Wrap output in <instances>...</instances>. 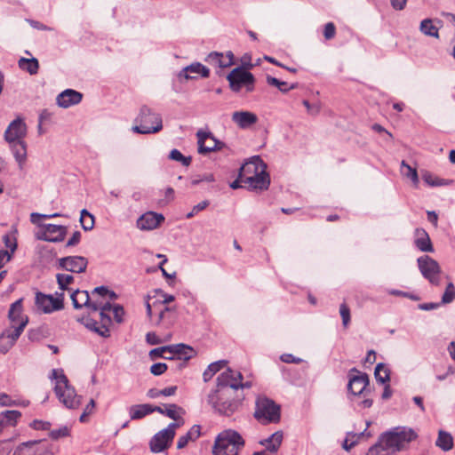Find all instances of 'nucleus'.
<instances>
[{"mask_svg": "<svg viewBox=\"0 0 455 455\" xmlns=\"http://www.w3.org/2000/svg\"><path fill=\"white\" fill-rule=\"evenodd\" d=\"M12 255L9 251L0 250V269L11 260Z\"/></svg>", "mask_w": 455, "mask_h": 455, "instance_id": "nucleus-61", "label": "nucleus"}, {"mask_svg": "<svg viewBox=\"0 0 455 455\" xmlns=\"http://www.w3.org/2000/svg\"><path fill=\"white\" fill-rule=\"evenodd\" d=\"M254 417L262 424L278 422L280 407L266 396H259L256 400Z\"/></svg>", "mask_w": 455, "mask_h": 455, "instance_id": "nucleus-8", "label": "nucleus"}, {"mask_svg": "<svg viewBox=\"0 0 455 455\" xmlns=\"http://www.w3.org/2000/svg\"><path fill=\"white\" fill-rule=\"evenodd\" d=\"M420 31L426 36H438V28L434 25L433 20L430 19H426L421 21Z\"/></svg>", "mask_w": 455, "mask_h": 455, "instance_id": "nucleus-39", "label": "nucleus"}, {"mask_svg": "<svg viewBox=\"0 0 455 455\" xmlns=\"http://www.w3.org/2000/svg\"><path fill=\"white\" fill-rule=\"evenodd\" d=\"M93 302L92 308L90 312L100 311V322L88 316L77 317V321L84 325L88 330L94 331L98 335L103 338L110 336L109 326L111 325L112 320L110 316L111 313V303L116 298L114 291L108 290L104 286L96 287L92 291Z\"/></svg>", "mask_w": 455, "mask_h": 455, "instance_id": "nucleus-2", "label": "nucleus"}, {"mask_svg": "<svg viewBox=\"0 0 455 455\" xmlns=\"http://www.w3.org/2000/svg\"><path fill=\"white\" fill-rule=\"evenodd\" d=\"M35 303L38 311L44 314H51L63 308V294L60 293L54 298L52 295L37 292Z\"/></svg>", "mask_w": 455, "mask_h": 455, "instance_id": "nucleus-15", "label": "nucleus"}, {"mask_svg": "<svg viewBox=\"0 0 455 455\" xmlns=\"http://www.w3.org/2000/svg\"><path fill=\"white\" fill-rule=\"evenodd\" d=\"M70 435V428L68 426H63L58 429H53L50 432L49 436L53 440H58L62 437H67Z\"/></svg>", "mask_w": 455, "mask_h": 455, "instance_id": "nucleus-50", "label": "nucleus"}, {"mask_svg": "<svg viewBox=\"0 0 455 455\" xmlns=\"http://www.w3.org/2000/svg\"><path fill=\"white\" fill-rule=\"evenodd\" d=\"M59 265L67 271L83 273L87 267L88 260L83 256H68L60 259Z\"/></svg>", "mask_w": 455, "mask_h": 455, "instance_id": "nucleus-19", "label": "nucleus"}, {"mask_svg": "<svg viewBox=\"0 0 455 455\" xmlns=\"http://www.w3.org/2000/svg\"><path fill=\"white\" fill-rule=\"evenodd\" d=\"M401 172L403 175L409 178L415 186L419 183V176L417 170L415 168H412L409 164L405 163V161H402L401 163Z\"/></svg>", "mask_w": 455, "mask_h": 455, "instance_id": "nucleus-41", "label": "nucleus"}, {"mask_svg": "<svg viewBox=\"0 0 455 455\" xmlns=\"http://www.w3.org/2000/svg\"><path fill=\"white\" fill-rule=\"evenodd\" d=\"M52 219V214H41L37 212H32L30 214V221L36 225L37 228H41L42 226H46L47 224L42 223V220H49Z\"/></svg>", "mask_w": 455, "mask_h": 455, "instance_id": "nucleus-51", "label": "nucleus"}, {"mask_svg": "<svg viewBox=\"0 0 455 455\" xmlns=\"http://www.w3.org/2000/svg\"><path fill=\"white\" fill-rule=\"evenodd\" d=\"M283 433L281 431L275 432L268 438L259 442L261 445H264L267 451L275 452L279 449L283 441Z\"/></svg>", "mask_w": 455, "mask_h": 455, "instance_id": "nucleus-32", "label": "nucleus"}, {"mask_svg": "<svg viewBox=\"0 0 455 455\" xmlns=\"http://www.w3.org/2000/svg\"><path fill=\"white\" fill-rule=\"evenodd\" d=\"M52 379L55 380L54 392L60 402L68 409H77L81 405V396L69 385L67 376L61 369L52 371Z\"/></svg>", "mask_w": 455, "mask_h": 455, "instance_id": "nucleus-5", "label": "nucleus"}, {"mask_svg": "<svg viewBox=\"0 0 455 455\" xmlns=\"http://www.w3.org/2000/svg\"><path fill=\"white\" fill-rule=\"evenodd\" d=\"M422 179L427 185L431 187H439L448 184V182L439 179L438 177L431 174L430 172L424 173L422 175Z\"/></svg>", "mask_w": 455, "mask_h": 455, "instance_id": "nucleus-45", "label": "nucleus"}, {"mask_svg": "<svg viewBox=\"0 0 455 455\" xmlns=\"http://www.w3.org/2000/svg\"><path fill=\"white\" fill-rule=\"evenodd\" d=\"M281 360L283 363H299L302 362V359H300L299 357H295L291 354H283V355H281Z\"/></svg>", "mask_w": 455, "mask_h": 455, "instance_id": "nucleus-60", "label": "nucleus"}, {"mask_svg": "<svg viewBox=\"0 0 455 455\" xmlns=\"http://www.w3.org/2000/svg\"><path fill=\"white\" fill-rule=\"evenodd\" d=\"M437 447L442 449L443 451H450L453 447V438L451 434L440 430L438 433V437L435 442Z\"/></svg>", "mask_w": 455, "mask_h": 455, "instance_id": "nucleus-34", "label": "nucleus"}, {"mask_svg": "<svg viewBox=\"0 0 455 455\" xmlns=\"http://www.w3.org/2000/svg\"><path fill=\"white\" fill-rule=\"evenodd\" d=\"M416 437L412 429L396 427L381 435L378 443L369 449L367 455H391L404 449Z\"/></svg>", "mask_w": 455, "mask_h": 455, "instance_id": "nucleus-3", "label": "nucleus"}, {"mask_svg": "<svg viewBox=\"0 0 455 455\" xmlns=\"http://www.w3.org/2000/svg\"><path fill=\"white\" fill-rule=\"evenodd\" d=\"M80 223L85 231L92 230L94 226V217L87 210L84 209L80 213Z\"/></svg>", "mask_w": 455, "mask_h": 455, "instance_id": "nucleus-42", "label": "nucleus"}, {"mask_svg": "<svg viewBox=\"0 0 455 455\" xmlns=\"http://www.w3.org/2000/svg\"><path fill=\"white\" fill-rule=\"evenodd\" d=\"M185 413V411L178 406L177 404H169L167 408L165 409L164 415H166L168 418L174 419L176 421L180 420V422H183V419H181V416Z\"/></svg>", "mask_w": 455, "mask_h": 455, "instance_id": "nucleus-40", "label": "nucleus"}, {"mask_svg": "<svg viewBox=\"0 0 455 455\" xmlns=\"http://www.w3.org/2000/svg\"><path fill=\"white\" fill-rule=\"evenodd\" d=\"M365 431L366 430H364L363 432H362L358 435L357 434L348 435L343 442V445H342L343 448L347 451H350L357 443L360 436H363L365 435Z\"/></svg>", "mask_w": 455, "mask_h": 455, "instance_id": "nucleus-46", "label": "nucleus"}, {"mask_svg": "<svg viewBox=\"0 0 455 455\" xmlns=\"http://www.w3.org/2000/svg\"><path fill=\"white\" fill-rule=\"evenodd\" d=\"M82 99L83 95L81 92L72 89H67L57 96L56 101L59 107L68 108L80 103Z\"/></svg>", "mask_w": 455, "mask_h": 455, "instance_id": "nucleus-22", "label": "nucleus"}, {"mask_svg": "<svg viewBox=\"0 0 455 455\" xmlns=\"http://www.w3.org/2000/svg\"><path fill=\"white\" fill-rule=\"evenodd\" d=\"M181 425L182 421L171 423L166 428L156 433L149 442L150 451L159 453L168 449L175 436L176 429Z\"/></svg>", "mask_w": 455, "mask_h": 455, "instance_id": "nucleus-9", "label": "nucleus"}, {"mask_svg": "<svg viewBox=\"0 0 455 455\" xmlns=\"http://www.w3.org/2000/svg\"><path fill=\"white\" fill-rule=\"evenodd\" d=\"M267 165L259 156H253L240 168L238 179L244 186L252 189H267L270 179L266 172Z\"/></svg>", "mask_w": 455, "mask_h": 455, "instance_id": "nucleus-4", "label": "nucleus"}, {"mask_svg": "<svg viewBox=\"0 0 455 455\" xmlns=\"http://www.w3.org/2000/svg\"><path fill=\"white\" fill-rule=\"evenodd\" d=\"M231 119L240 129H248L258 122L256 114L243 110L233 112Z\"/></svg>", "mask_w": 455, "mask_h": 455, "instance_id": "nucleus-23", "label": "nucleus"}, {"mask_svg": "<svg viewBox=\"0 0 455 455\" xmlns=\"http://www.w3.org/2000/svg\"><path fill=\"white\" fill-rule=\"evenodd\" d=\"M159 294L161 300L159 303L154 302L151 304L148 300L147 301V313L148 315L152 318L154 314L157 315V323L164 321L167 315L172 314L174 308L169 307L166 305L174 300V296L163 292L162 291H156Z\"/></svg>", "mask_w": 455, "mask_h": 455, "instance_id": "nucleus-11", "label": "nucleus"}, {"mask_svg": "<svg viewBox=\"0 0 455 455\" xmlns=\"http://www.w3.org/2000/svg\"><path fill=\"white\" fill-rule=\"evenodd\" d=\"M57 283L59 285V288L61 291H73L75 289L71 287V285L74 283V277L72 275L69 274H57L56 275Z\"/></svg>", "mask_w": 455, "mask_h": 455, "instance_id": "nucleus-37", "label": "nucleus"}, {"mask_svg": "<svg viewBox=\"0 0 455 455\" xmlns=\"http://www.w3.org/2000/svg\"><path fill=\"white\" fill-rule=\"evenodd\" d=\"M166 370L167 365L164 363H156L150 367V372L155 376H159L164 373Z\"/></svg>", "mask_w": 455, "mask_h": 455, "instance_id": "nucleus-57", "label": "nucleus"}, {"mask_svg": "<svg viewBox=\"0 0 455 455\" xmlns=\"http://www.w3.org/2000/svg\"><path fill=\"white\" fill-rule=\"evenodd\" d=\"M196 137L198 153L201 155L221 150L225 147V144L217 140L211 132L199 130L196 132Z\"/></svg>", "mask_w": 455, "mask_h": 455, "instance_id": "nucleus-14", "label": "nucleus"}, {"mask_svg": "<svg viewBox=\"0 0 455 455\" xmlns=\"http://www.w3.org/2000/svg\"><path fill=\"white\" fill-rule=\"evenodd\" d=\"M70 297L75 308L85 307L90 311L92 308L93 295L90 296L88 291L76 289L71 292Z\"/></svg>", "mask_w": 455, "mask_h": 455, "instance_id": "nucleus-25", "label": "nucleus"}, {"mask_svg": "<svg viewBox=\"0 0 455 455\" xmlns=\"http://www.w3.org/2000/svg\"><path fill=\"white\" fill-rule=\"evenodd\" d=\"M21 418V412L16 410L5 411L0 413V425L4 429L8 427H15Z\"/></svg>", "mask_w": 455, "mask_h": 455, "instance_id": "nucleus-30", "label": "nucleus"}, {"mask_svg": "<svg viewBox=\"0 0 455 455\" xmlns=\"http://www.w3.org/2000/svg\"><path fill=\"white\" fill-rule=\"evenodd\" d=\"M210 204L209 201L208 200H204L202 202H200L199 204H196L191 212H189L188 214H187V218L188 219H190L192 217H194L195 215H196L199 212L204 210L206 207H208V205Z\"/></svg>", "mask_w": 455, "mask_h": 455, "instance_id": "nucleus-53", "label": "nucleus"}, {"mask_svg": "<svg viewBox=\"0 0 455 455\" xmlns=\"http://www.w3.org/2000/svg\"><path fill=\"white\" fill-rule=\"evenodd\" d=\"M26 327L23 321L20 326H10L0 334V353L6 354L16 343Z\"/></svg>", "mask_w": 455, "mask_h": 455, "instance_id": "nucleus-16", "label": "nucleus"}, {"mask_svg": "<svg viewBox=\"0 0 455 455\" xmlns=\"http://www.w3.org/2000/svg\"><path fill=\"white\" fill-rule=\"evenodd\" d=\"M111 313L113 314L114 318L117 323L123 322V316L124 315V310L122 306L111 305Z\"/></svg>", "mask_w": 455, "mask_h": 455, "instance_id": "nucleus-55", "label": "nucleus"}, {"mask_svg": "<svg viewBox=\"0 0 455 455\" xmlns=\"http://www.w3.org/2000/svg\"><path fill=\"white\" fill-rule=\"evenodd\" d=\"M227 79L233 92H238L243 87H245L248 92L254 90L255 78L253 75L243 68H234L228 75Z\"/></svg>", "mask_w": 455, "mask_h": 455, "instance_id": "nucleus-10", "label": "nucleus"}, {"mask_svg": "<svg viewBox=\"0 0 455 455\" xmlns=\"http://www.w3.org/2000/svg\"><path fill=\"white\" fill-rule=\"evenodd\" d=\"M415 245L421 251L432 252L434 251L428 234L423 228L415 230Z\"/></svg>", "mask_w": 455, "mask_h": 455, "instance_id": "nucleus-27", "label": "nucleus"}, {"mask_svg": "<svg viewBox=\"0 0 455 455\" xmlns=\"http://www.w3.org/2000/svg\"><path fill=\"white\" fill-rule=\"evenodd\" d=\"M244 446V441L239 433L228 429L218 435L212 447L213 455H238Z\"/></svg>", "mask_w": 455, "mask_h": 455, "instance_id": "nucleus-6", "label": "nucleus"}, {"mask_svg": "<svg viewBox=\"0 0 455 455\" xmlns=\"http://www.w3.org/2000/svg\"><path fill=\"white\" fill-rule=\"evenodd\" d=\"M38 443V441H28L20 443L15 450V455H36L32 451L33 447Z\"/></svg>", "mask_w": 455, "mask_h": 455, "instance_id": "nucleus-43", "label": "nucleus"}, {"mask_svg": "<svg viewBox=\"0 0 455 455\" xmlns=\"http://www.w3.org/2000/svg\"><path fill=\"white\" fill-rule=\"evenodd\" d=\"M30 427L36 430H48L50 429L51 423L48 421L35 419L30 423Z\"/></svg>", "mask_w": 455, "mask_h": 455, "instance_id": "nucleus-58", "label": "nucleus"}, {"mask_svg": "<svg viewBox=\"0 0 455 455\" xmlns=\"http://www.w3.org/2000/svg\"><path fill=\"white\" fill-rule=\"evenodd\" d=\"M201 435V427L199 425H194L187 434L179 437L177 442V448H185L189 442L196 441Z\"/></svg>", "mask_w": 455, "mask_h": 455, "instance_id": "nucleus-29", "label": "nucleus"}, {"mask_svg": "<svg viewBox=\"0 0 455 455\" xmlns=\"http://www.w3.org/2000/svg\"><path fill=\"white\" fill-rule=\"evenodd\" d=\"M18 64L20 69L27 71L30 75H36L38 72L39 63L36 58H20Z\"/></svg>", "mask_w": 455, "mask_h": 455, "instance_id": "nucleus-35", "label": "nucleus"}, {"mask_svg": "<svg viewBox=\"0 0 455 455\" xmlns=\"http://www.w3.org/2000/svg\"><path fill=\"white\" fill-rule=\"evenodd\" d=\"M390 3L394 9L401 11L404 9L407 0H390Z\"/></svg>", "mask_w": 455, "mask_h": 455, "instance_id": "nucleus-64", "label": "nucleus"}, {"mask_svg": "<svg viewBox=\"0 0 455 455\" xmlns=\"http://www.w3.org/2000/svg\"><path fill=\"white\" fill-rule=\"evenodd\" d=\"M140 125L132 127V131L140 134L156 133L163 128L162 117L159 114L152 112L148 107H142L138 117Z\"/></svg>", "mask_w": 455, "mask_h": 455, "instance_id": "nucleus-7", "label": "nucleus"}, {"mask_svg": "<svg viewBox=\"0 0 455 455\" xmlns=\"http://www.w3.org/2000/svg\"><path fill=\"white\" fill-rule=\"evenodd\" d=\"M455 299V287L454 285L450 283L444 291V293L442 297V303L443 304H448L454 300Z\"/></svg>", "mask_w": 455, "mask_h": 455, "instance_id": "nucleus-49", "label": "nucleus"}, {"mask_svg": "<svg viewBox=\"0 0 455 455\" xmlns=\"http://www.w3.org/2000/svg\"><path fill=\"white\" fill-rule=\"evenodd\" d=\"M374 375L376 380L381 384L387 383L390 379L389 370L381 363L377 364Z\"/></svg>", "mask_w": 455, "mask_h": 455, "instance_id": "nucleus-38", "label": "nucleus"}, {"mask_svg": "<svg viewBox=\"0 0 455 455\" xmlns=\"http://www.w3.org/2000/svg\"><path fill=\"white\" fill-rule=\"evenodd\" d=\"M22 311V299H18L11 305L8 314L11 326H20L23 321L26 322V325L28 324V316L24 315Z\"/></svg>", "mask_w": 455, "mask_h": 455, "instance_id": "nucleus-26", "label": "nucleus"}, {"mask_svg": "<svg viewBox=\"0 0 455 455\" xmlns=\"http://www.w3.org/2000/svg\"><path fill=\"white\" fill-rule=\"evenodd\" d=\"M169 354L172 356H177L178 359L188 360L195 355L194 349L184 344H176L169 346Z\"/></svg>", "mask_w": 455, "mask_h": 455, "instance_id": "nucleus-28", "label": "nucleus"}, {"mask_svg": "<svg viewBox=\"0 0 455 455\" xmlns=\"http://www.w3.org/2000/svg\"><path fill=\"white\" fill-rule=\"evenodd\" d=\"M251 386L250 382H243L240 371L228 368L218 376L216 388L208 395V403L220 414L230 416L240 404L237 390Z\"/></svg>", "mask_w": 455, "mask_h": 455, "instance_id": "nucleus-1", "label": "nucleus"}, {"mask_svg": "<svg viewBox=\"0 0 455 455\" xmlns=\"http://www.w3.org/2000/svg\"><path fill=\"white\" fill-rule=\"evenodd\" d=\"M26 135L27 125L20 117H17L11 122L4 132V139L8 143L24 140Z\"/></svg>", "mask_w": 455, "mask_h": 455, "instance_id": "nucleus-17", "label": "nucleus"}, {"mask_svg": "<svg viewBox=\"0 0 455 455\" xmlns=\"http://www.w3.org/2000/svg\"><path fill=\"white\" fill-rule=\"evenodd\" d=\"M152 412L150 404H138L129 408V415L132 420L142 419Z\"/></svg>", "mask_w": 455, "mask_h": 455, "instance_id": "nucleus-33", "label": "nucleus"}, {"mask_svg": "<svg viewBox=\"0 0 455 455\" xmlns=\"http://www.w3.org/2000/svg\"><path fill=\"white\" fill-rule=\"evenodd\" d=\"M339 314L342 318V324L347 328L350 323V309L346 303H342L339 307Z\"/></svg>", "mask_w": 455, "mask_h": 455, "instance_id": "nucleus-52", "label": "nucleus"}, {"mask_svg": "<svg viewBox=\"0 0 455 455\" xmlns=\"http://www.w3.org/2000/svg\"><path fill=\"white\" fill-rule=\"evenodd\" d=\"M16 233H17V229H14L11 233L5 234L3 236V241L4 243V245L6 248H8L10 250L9 252L12 253V255L14 253V251L17 249Z\"/></svg>", "mask_w": 455, "mask_h": 455, "instance_id": "nucleus-44", "label": "nucleus"}, {"mask_svg": "<svg viewBox=\"0 0 455 455\" xmlns=\"http://www.w3.org/2000/svg\"><path fill=\"white\" fill-rule=\"evenodd\" d=\"M164 220V217L163 214L154 212H148L138 219L137 227L140 230H153L156 228Z\"/></svg>", "mask_w": 455, "mask_h": 455, "instance_id": "nucleus-21", "label": "nucleus"}, {"mask_svg": "<svg viewBox=\"0 0 455 455\" xmlns=\"http://www.w3.org/2000/svg\"><path fill=\"white\" fill-rule=\"evenodd\" d=\"M234 54L231 52H228L226 54L213 52H211L207 58L206 61L216 68H224L230 67L234 63Z\"/></svg>", "mask_w": 455, "mask_h": 455, "instance_id": "nucleus-24", "label": "nucleus"}, {"mask_svg": "<svg viewBox=\"0 0 455 455\" xmlns=\"http://www.w3.org/2000/svg\"><path fill=\"white\" fill-rule=\"evenodd\" d=\"M16 161L21 167L27 159V144L24 140L10 142Z\"/></svg>", "mask_w": 455, "mask_h": 455, "instance_id": "nucleus-31", "label": "nucleus"}, {"mask_svg": "<svg viewBox=\"0 0 455 455\" xmlns=\"http://www.w3.org/2000/svg\"><path fill=\"white\" fill-rule=\"evenodd\" d=\"M19 403L17 401L12 400L10 395L5 393L0 394V405L3 407L17 406Z\"/></svg>", "mask_w": 455, "mask_h": 455, "instance_id": "nucleus-56", "label": "nucleus"}, {"mask_svg": "<svg viewBox=\"0 0 455 455\" xmlns=\"http://www.w3.org/2000/svg\"><path fill=\"white\" fill-rule=\"evenodd\" d=\"M170 159L179 161L184 166H188L191 164V157L184 156L180 150L172 149L169 155Z\"/></svg>", "mask_w": 455, "mask_h": 455, "instance_id": "nucleus-48", "label": "nucleus"}, {"mask_svg": "<svg viewBox=\"0 0 455 455\" xmlns=\"http://www.w3.org/2000/svg\"><path fill=\"white\" fill-rule=\"evenodd\" d=\"M178 76L180 78H184L186 80L196 79L199 76L207 78L210 76V70L200 62H194L182 68Z\"/></svg>", "mask_w": 455, "mask_h": 455, "instance_id": "nucleus-20", "label": "nucleus"}, {"mask_svg": "<svg viewBox=\"0 0 455 455\" xmlns=\"http://www.w3.org/2000/svg\"><path fill=\"white\" fill-rule=\"evenodd\" d=\"M80 239H81V233L79 231H76V232H74L72 236L67 242L66 246L67 247L75 246L79 243Z\"/></svg>", "mask_w": 455, "mask_h": 455, "instance_id": "nucleus-62", "label": "nucleus"}, {"mask_svg": "<svg viewBox=\"0 0 455 455\" xmlns=\"http://www.w3.org/2000/svg\"><path fill=\"white\" fill-rule=\"evenodd\" d=\"M336 28L332 22H328L324 26L323 36L325 39L330 40L335 36Z\"/></svg>", "mask_w": 455, "mask_h": 455, "instance_id": "nucleus-59", "label": "nucleus"}, {"mask_svg": "<svg viewBox=\"0 0 455 455\" xmlns=\"http://www.w3.org/2000/svg\"><path fill=\"white\" fill-rule=\"evenodd\" d=\"M368 385L369 378L366 373H362L355 369L351 371L347 385L348 391L351 394L354 395H359L363 394Z\"/></svg>", "mask_w": 455, "mask_h": 455, "instance_id": "nucleus-18", "label": "nucleus"}, {"mask_svg": "<svg viewBox=\"0 0 455 455\" xmlns=\"http://www.w3.org/2000/svg\"><path fill=\"white\" fill-rule=\"evenodd\" d=\"M67 232L68 228L65 226L47 224L38 228L35 232V237L37 240L60 243L65 239Z\"/></svg>", "mask_w": 455, "mask_h": 455, "instance_id": "nucleus-13", "label": "nucleus"}, {"mask_svg": "<svg viewBox=\"0 0 455 455\" xmlns=\"http://www.w3.org/2000/svg\"><path fill=\"white\" fill-rule=\"evenodd\" d=\"M146 340L150 345H157L162 342V339L155 332H148L146 335Z\"/></svg>", "mask_w": 455, "mask_h": 455, "instance_id": "nucleus-63", "label": "nucleus"}, {"mask_svg": "<svg viewBox=\"0 0 455 455\" xmlns=\"http://www.w3.org/2000/svg\"><path fill=\"white\" fill-rule=\"evenodd\" d=\"M226 364L227 361L225 360H220L209 364L207 369L203 373L204 382L211 380L218 371L226 366Z\"/></svg>", "mask_w": 455, "mask_h": 455, "instance_id": "nucleus-36", "label": "nucleus"}, {"mask_svg": "<svg viewBox=\"0 0 455 455\" xmlns=\"http://www.w3.org/2000/svg\"><path fill=\"white\" fill-rule=\"evenodd\" d=\"M149 355L152 359L156 357H163L165 359H172V356L169 354V346L161 347L155 349H152L149 353Z\"/></svg>", "mask_w": 455, "mask_h": 455, "instance_id": "nucleus-47", "label": "nucleus"}, {"mask_svg": "<svg viewBox=\"0 0 455 455\" xmlns=\"http://www.w3.org/2000/svg\"><path fill=\"white\" fill-rule=\"evenodd\" d=\"M417 262L422 275L432 284L438 285L440 283L441 274L438 262L427 255L419 257Z\"/></svg>", "mask_w": 455, "mask_h": 455, "instance_id": "nucleus-12", "label": "nucleus"}, {"mask_svg": "<svg viewBox=\"0 0 455 455\" xmlns=\"http://www.w3.org/2000/svg\"><path fill=\"white\" fill-rule=\"evenodd\" d=\"M302 104L306 107L307 113L309 115L316 116L320 113V110H321L320 103L310 104L307 100H304L302 101Z\"/></svg>", "mask_w": 455, "mask_h": 455, "instance_id": "nucleus-54", "label": "nucleus"}]
</instances>
